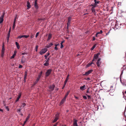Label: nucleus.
Listing matches in <instances>:
<instances>
[{
	"label": "nucleus",
	"mask_w": 126,
	"mask_h": 126,
	"mask_svg": "<svg viewBox=\"0 0 126 126\" xmlns=\"http://www.w3.org/2000/svg\"><path fill=\"white\" fill-rule=\"evenodd\" d=\"M5 108L6 109L7 111H9V109L8 108V106H6L5 107Z\"/></svg>",
	"instance_id": "41"
},
{
	"label": "nucleus",
	"mask_w": 126,
	"mask_h": 126,
	"mask_svg": "<svg viewBox=\"0 0 126 126\" xmlns=\"http://www.w3.org/2000/svg\"><path fill=\"white\" fill-rule=\"evenodd\" d=\"M27 7H28L27 9H29L31 7V5L30 4V3L29 1H28L27 3Z\"/></svg>",
	"instance_id": "12"
},
{
	"label": "nucleus",
	"mask_w": 126,
	"mask_h": 126,
	"mask_svg": "<svg viewBox=\"0 0 126 126\" xmlns=\"http://www.w3.org/2000/svg\"><path fill=\"white\" fill-rule=\"evenodd\" d=\"M51 36L52 35L51 33H49V34L47 39L48 40H49L51 38Z\"/></svg>",
	"instance_id": "20"
},
{
	"label": "nucleus",
	"mask_w": 126,
	"mask_h": 126,
	"mask_svg": "<svg viewBox=\"0 0 126 126\" xmlns=\"http://www.w3.org/2000/svg\"><path fill=\"white\" fill-rule=\"evenodd\" d=\"M21 94L20 93H19V95L17 97L16 101V102H17L18 101L19 99V98H20V97H21Z\"/></svg>",
	"instance_id": "16"
},
{
	"label": "nucleus",
	"mask_w": 126,
	"mask_h": 126,
	"mask_svg": "<svg viewBox=\"0 0 126 126\" xmlns=\"http://www.w3.org/2000/svg\"><path fill=\"white\" fill-rule=\"evenodd\" d=\"M53 45V44L52 43H50L49 44V45H48L47 46V47L48 48L50 47L51 46H52Z\"/></svg>",
	"instance_id": "27"
},
{
	"label": "nucleus",
	"mask_w": 126,
	"mask_h": 126,
	"mask_svg": "<svg viewBox=\"0 0 126 126\" xmlns=\"http://www.w3.org/2000/svg\"><path fill=\"white\" fill-rule=\"evenodd\" d=\"M95 6H94V7H92V12H93V13H95V9H94V7H95Z\"/></svg>",
	"instance_id": "22"
},
{
	"label": "nucleus",
	"mask_w": 126,
	"mask_h": 126,
	"mask_svg": "<svg viewBox=\"0 0 126 126\" xmlns=\"http://www.w3.org/2000/svg\"><path fill=\"white\" fill-rule=\"evenodd\" d=\"M99 2V1H96V2H95L94 3V4L95 5H96L97 4H98Z\"/></svg>",
	"instance_id": "46"
},
{
	"label": "nucleus",
	"mask_w": 126,
	"mask_h": 126,
	"mask_svg": "<svg viewBox=\"0 0 126 126\" xmlns=\"http://www.w3.org/2000/svg\"><path fill=\"white\" fill-rule=\"evenodd\" d=\"M25 62V61L23 60L22 59L21 60V62L22 63H23Z\"/></svg>",
	"instance_id": "50"
},
{
	"label": "nucleus",
	"mask_w": 126,
	"mask_h": 126,
	"mask_svg": "<svg viewBox=\"0 0 126 126\" xmlns=\"http://www.w3.org/2000/svg\"><path fill=\"white\" fill-rule=\"evenodd\" d=\"M40 79L38 77L36 80L34 82L33 84V85H35L38 82L39 79Z\"/></svg>",
	"instance_id": "17"
},
{
	"label": "nucleus",
	"mask_w": 126,
	"mask_h": 126,
	"mask_svg": "<svg viewBox=\"0 0 126 126\" xmlns=\"http://www.w3.org/2000/svg\"><path fill=\"white\" fill-rule=\"evenodd\" d=\"M101 59L100 58H99L96 62V63L97 66L98 67H99L101 66Z\"/></svg>",
	"instance_id": "2"
},
{
	"label": "nucleus",
	"mask_w": 126,
	"mask_h": 126,
	"mask_svg": "<svg viewBox=\"0 0 126 126\" xmlns=\"http://www.w3.org/2000/svg\"><path fill=\"white\" fill-rule=\"evenodd\" d=\"M87 96L88 98V99H89L91 97L90 95H88Z\"/></svg>",
	"instance_id": "58"
},
{
	"label": "nucleus",
	"mask_w": 126,
	"mask_h": 126,
	"mask_svg": "<svg viewBox=\"0 0 126 126\" xmlns=\"http://www.w3.org/2000/svg\"><path fill=\"white\" fill-rule=\"evenodd\" d=\"M93 70L92 69L90 70H89L87 72H85V73L84 74H83V76H84L85 75H86L90 74V73H91L93 71Z\"/></svg>",
	"instance_id": "7"
},
{
	"label": "nucleus",
	"mask_w": 126,
	"mask_h": 126,
	"mask_svg": "<svg viewBox=\"0 0 126 126\" xmlns=\"http://www.w3.org/2000/svg\"><path fill=\"white\" fill-rule=\"evenodd\" d=\"M17 17V16H16L15 18L14 19V21H16V18Z\"/></svg>",
	"instance_id": "56"
},
{
	"label": "nucleus",
	"mask_w": 126,
	"mask_h": 126,
	"mask_svg": "<svg viewBox=\"0 0 126 126\" xmlns=\"http://www.w3.org/2000/svg\"><path fill=\"white\" fill-rule=\"evenodd\" d=\"M26 105V104L25 103H22V106L23 107H24Z\"/></svg>",
	"instance_id": "38"
},
{
	"label": "nucleus",
	"mask_w": 126,
	"mask_h": 126,
	"mask_svg": "<svg viewBox=\"0 0 126 126\" xmlns=\"http://www.w3.org/2000/svg\"><path fill=\"white\" fill-rule=\"evenodd\" d=\"M50 57H49V58H46V59H45L46 60L45 61V62H47L49 63V60H50Z\"/></svg>",
	"instance_id": "29"
},
{
	"label": "nucleus",
	"mask_w": 126,
	"mask_h": 126,
	"mask_svg": "<svg viewBox=\"0 0 126 126\" xmlns=\"http://www.w3.org/2000/svg\"><path fill=\"white\" fill-rule=\"evenodd\" d=\"M55 87V85H54L53 84L49 86V88L51 89V91H52L54 89V88Z\"/></svg>",
	"instance_id": "11"
},
{
	"label": "nucleus",
	"mask_w": 126,
	"mask_h": 126,
	"mask_svg": "<svg viewBox=\"0 0 126 126\" xmlns=\"http://www.w3.org/2000/svg\"><path fill=\"white\" fill-rule=\"evenodd\" d=\"M45 63L44 64V65L45 66H47L49 65V63L48 62H45Z\"/></svg>",
	"instance_id": "24"
},
{
	"label": "nucleus",
	"mask_w": 126,
	"mask_h": 126,
	"mask_svg": "<svg viewBox=\"0 0 126 126\" xmlns=\"http://www.w3.org/2000/svg\"><path fill=\"white\" fill-rule=\"evenodd\" d=\"M34 37V36L33 35H32L31 36V39L33 38Z\"/></svg>",
	"instance_id": "55"
},
{
	"label": "nucleus",
	"mask_w": 126,
	"mask_h": 126,
	"mask_svg": "<svg viewBox=\"0 0 126 126\" xmlns=\"http://www.w3.org/2000/svg\"><path fill=\"white\" fill-rule=\"evenodd\" d=\"M93 64L94 65V63L92 61L91 63H89L87 64V66L88 67L90 66L92 64Z\"/></svg>",
	"instance_id": "23"
},
{
	"label": "nucleus",
	"mask_w": 126,
	"mask_h": 126,
	"mask_svg": "<svg viewBox=\"0 0 126 126\" xmlns=\"http://www.w3.org/2000/svg\"><path fill=\"white\" fill-rule=\"evenodd\" d=\"M123 73V70H122V71L121 75H120V77H121V75H122Z\"/></svg>",
	"instance_id": "45"
},
{
	"label": "nucleus",
	"mask_w": 126,
	"mask_h": 126,
	"mask_svg": "<svg viewBox=\"0 0 126 126\" xmlns=\"http://www.w3.org/2000/svg\"><path fill=\"white\" fill-rule=\"evenodd\" d=\"M59 114L57 113L55 115V117L52 122L53 123L56 122L58 119Z\"/></svg>",
	"instance_id": "3"
},
{
	"label": "nucleus",
	"mask_w": 126,
	"mask_h": 126,
	"mask_svg": "<svg viewBox=\"0 0 126 126\" xmlns=\"http://www.w3.org/2000/svg\"><path fill=\"white\" fill-rule=\"evenodd\" d=\"M85 87L86 86L85 85H84L80 87V89L82 91H83L85 89Z\"/></svg>",
	"instance_id": "13"
},
{
	"label": "nucleus",
	"mask_w": 126,
	"mask_h": 126,
	"mask_svg": "<svg viewBox=\"0 0 126 126\" xmlns=\"http://www.w3.org/2000/svg\"><path fill=\"white\" fill-rule=\"evenodd\" d=\"M49 55V53H47L45 56L44 57H45V59H46L47 58V56Z\"/></svg>",
	"instance_id": "26"
},
{
	"label": "nucleus",
	"mask_w": 126,
	"mask_h": 126,
	"mask_svg": "<svg viewBox=\"0 0 126 126\" xmlns=\"http://www.w3.org/2000/svg\"><path fill=\"white\" fill-rule=\"evenodd\" d=\"M16 25V24H13V29L14 30L15 28V26Z\"/></svg>",
	"instance_id": "40"
},
{
	"label": "nucleus",
	"mask_w": 126,
	"mask_h": 126,
	"mask_svg": "<svg viewBox=\"0 0 126 126\" xmlns=\"http://www.w3.org/2000/svg\"><path fill=\"white\" fill-rule=\"evenodd\" d=\"M95 47V45L93 46L91 48V50H93Z\"/></svg>",
	"instance_id": "37"
},
{
	"label": "nucleus",
	"mask_w": 126,
	"mask_h": 126,
	"mask_svg": "<svg viewBox=\"0 0 126 126\" xmlns=\"http://www.w3.org/2000/svg\"><path fill=\"white\" fill-rule=\"evenodd\" d=\"M83 97L84 99H87V97L86 96L83 95Z\"/></svg>",
	"instance_id": "44"
},
{
	"label": "nucleus",
	"mask_w": 126,
	"mask_h": 126,
	"mask_svg": "<svg viewBox=\"0 0 126 126\" xmlns=\"http://www.w3.org/2000/svg\"><path fill=\"white\" fill-rule=\"evenodd\" d=\"M27 76V71H26L25 72V75H24V82H25L26 81V76Z\"/></svg>",
	"instance_id": "19"
},
{
	"label": "nucleus",
	"mask_w": 126,
	"mask_h": 126,
	"mask_svg": "<svg viewBox=\"0 0 126 126\" xmlns=\"http://www.w3.org/2000/svg\"><path fill=\"white\" fill-rule=\"evenodd\" d=\"M47 50V49L46 48H44L42 49L40 51L39 53L40 54L42 55L43 54L46 53Z\"/></svg>",
	"instance_id": "5"
},
{
	"label": "nucleus",
	"mask_w": 126,
	"mask_h": 126,
	"mask_svg": "<svg viewBox=\"0 0 126 126\" xmlns=\"http://www.w3.org/2000/svg\"><path fill=\"white\" fill-rule=\"evenodd\" d=\"M111 91H112V92H110L109 93V94L111 96H113L114 95V94L112 93V92L114 91L113 90Z\"/></svg>",
	"instance_id": "30"
},
{
	"label": "nucleus",
	"mask_w": 126,
	"mask_h": 126,
	"mask_svg": "<svg viewBox=\"0 0 126 126\" xmlns=\"http://www.w3.org/2000/svg\"><path fill=\"white\" fill-rule=\"evenodd\" d=\"M22 67V66L21 65H19V68H21Z\"/></svg>",
	"instance_id": "54"
},
{
	"label": "nucleus",
	"mask_w": 126,
	"mask_h": 126,
	"mask_svg": "<svg viewBox=\"0 0 126 126\" xmlns=\"http://www.w3.org/2000/svg\"><path fill=\"white\" fill-rule=\"evenodd\" d=\"M61 46L60 48H62L63 47V45L62 44V43H61Z\"/></svg>",
	"instance_id": "47"
},
{
	"label": "nucleus",
	"mask_w": 126,
	"mask_h": 126,
	"mask_svg": "<svg viewBox=\"0 0 126 126\" xmlns=\"http://www.w3.org/2000/svg\"><path fill=\"white\" fill-rule=\"evenodd\" d=\"M4 14L2 15L0 17V24L2 23L3 21V18L4 16Z\"/></svg>",
	"instance_id": "8"
},
{
	"label": "nucleus",
	"mask_w": 126,
	"mask_h": 126,
	"mask_svg": "<svg viewBox=\"0 0 126 126\" xmlns=\"http://www.w3.org/2000/svg\"><path fill=\"white\" fill-rule=\"evenodd\" d=\"M103 32L101 30L100 32H97V34H102Z\"/></svg>",
	"instance_id": "36"
},
{
	"label": "nucleus",
	"mask_w": 126,
	"mask_h": 126,
	"mask_svg": "<svg viewBox=\"0 0 126 126\" xmlns=\"http://www.w3.org/2000/svg\"><path fill=\"white\" fill-rule=\"evenodd\" d=\"M120 81H121V82L122 83V84H123V85H125V83L124 82H122V81L121 79V77H120Z\"/></svg>",
	"instance_id": "33"
},
{
	"label": "nucleus",
	"mask_w": 126,
	"mask_h": 126,
	"mask_svg": "<svg viewBox=\"0 0 126 126\" xmlns=\"http://www.w3.org/2000/svg\"><path fill=\"white\" fill-rule=\"evenodd\" d=\"M5 50V48L2 47V49L1 52L2 54H3L4 53V51Z\"/></svg>",
	"instance_id": "25"
},
{
	"label": "nucleus",
	"mask_w": 126,
	"mask_h": 126,
	"mask_svg": "<svg viewBox=\"0 0 126 126\" xmlns=\"http://www.w3.org/2000/svg\"><path fill=\"white\" fill-rule=\"evenodd\" d=\"M52 70L51 69H48L46 73V76L48 77L51 73Z\"/></svg>",
	"instance_id": "6"
},
{
	"label": "nucleus",
	"mask_w": 126,
	"mask_h": 126,
	"mask_svg": "<svg viewBox=\"0 0 126 126\" xmlns=\"http://www.w3.org/2000/svg\"><path fill=\"white\" fill-rule=\"evenodd\" d=\"M58 124V122L57 123L55 124L53 126H56Z\"/></svg>",
	"instance_id": "62"
},
{
	"label": "nucleus",
	"mask_w": 126,
	"mask_h": 126,
	"mask_svg": "<svg viewBox=\"0 0 126 126\" xmlns=\"http://www.w3.org/2000/svg\"><path fill=\"white\" fill-rule=\"evenodd\" d=\"M74 121L73 123L74 126H78L77 124V120L74 119Z\"/></svg>",
	"instance_id": "15"
},
{
	"label": "nucleus",
	"mask_w": 126,
	"mask_h": 126,
	"mask_svg": "<svg viewBox=\"0 0 126 126\" xmlns=\"http://www.w3.org/2000/svg\"><path fill=\"white\" fill-rule=\"evenodd\" d=\"M11 30V27L10 28V29H9V31L8 33V34L9 33V35H10V32Z\"/></svg>",
	"instance_id": "53"
},
{
	"label": "nucleus",
	"mask_w": 126,
	"mask_h": 126,
	"mask_svg": "<svg viewBox=\"0 0 126 126\" xmlns=\"http://www.w3.org/2000/svg\"><path fill=\"white\" fill-rule=\"evenodd\" d=\"M71 20V17L70 16L68 18V23H67V24H68V25H70V21Z\"/></svg>",
	"instance_id": "14"
},
{
	"label": "nucleus",
	"mask_w": 126,
	"mask_h": 126,
	"mask_svg": "<svg viewBox=\"0 0 126 126\" xmlns=\"http://www.w3.org/2000/svg\"><path fill=\"white\" fill-rule=\"evenodd\" d=\"M27 120H27L26 119L25 121H24V125H25V124L26 123V122H27Z\"/></svg>",
	"instance_id": "57"
},
{
	"label": "nucleus",
	"mask_w": 126,
	"mask_h": 126,
	"mask_svg": "<svg viewBox=\"0 0 126 126\" xmlns=\"http://www.w3.org/2000/svg\"><path fill=\"white\" fill-rule=\"evenodd\" d=\"M16 55H15V54H14L12 56V57H11V58L12 59H13V58H14L15 56H16Z\"/></svg>",
	"instance_id": "42"
},
{
	"label": "nucleus",
	"mask_w": 126,
	"mask_h": 126,
	"mask_svg": "<svg viewBox=\"0 0 126 126\" xmlns=\"http://www.w3.org/2000/svg\"><path fill=\"white\" fill-rule=\"evenodd\" d=\"M39 33V32H38L36 33V35H35V37L36 38L38 36Z\"/></svg>",
	"instance_id": "43"
},
{
	"label": "nucleus",
	"mask_w": 126,
	"mask_h": 126,
	"mask_svg": "<svg viewBox=\"0 0 126 126\" xmlns=\"http://www.w3.org/2000/svg\"><path fill=\"white\" fill-rule=\"evenodd\" d=\"M98 56L97 54H95L94 56L93 59L92 60V62H93L94 61L95 62L97 61L98 58Z\"/></svg>",
	"instance_id": "4"
},
{
	"label": "nucleus",
	"mask_w": 126,
	"mask_h": 126,
	"mask_svg": "<svg viewBox=\"0 0 126 126\" xmlns=\"http://www.w3.org/2000/svg\"><path fill=\"white\" fill-rule=\"evenodd\" d=\"M70 92V91H68L67 92L65 96L67 97L69 93Z\"/></svg>",
	"instance_id": "34"
},
{
	"label": "nucleus",
	"mask_w": 126,
	"mask_h": 126,
	"mask_svg": "<svg viewBox=\"0 0 126 126\" xmlns=\"http://www.w3.org/2000/svg\"><path fill=\"white\" fill-rule=\"evenodd\" d=\"M16 45L17 48L18 49H19L20 48V46L17 42H16Z\"/></svg>",
	"instance_id": "21"
},
{
	"label": "nucleus",
	"mask_w": 126,
	"mask_h": 126,
	"mask_svg": "<svg viewBox=\"0 0 126 126\" xmlns=\"http://www.w3.org/2000/svg\"><path fill=\"white\" fill-rule=\"evenodd\" d=\"M122 24L117 21L115 22V24L114 27V29H119L120 28V25Z\"/></svg>",
	"instance_id": "1"
},
{
	"label": "nucleus",
	"mask_w": 126,
	"mask_h": 126,
	"mask_svg": "<svg viewBox=\"0 0 126 126\" xmlns=\"http://www.w3.org/2000/svg\"><path fill=\"white\" fill-rule=\"evenodd\" d=\"M65 101L62 99L60 103V105H61L63 104L64 102Z\"/></svg>",
	"instance_id": "35"
},
{
	"label": "nucleus",
	"mask_w": 126,
	"mask_h": 126,
	"mask_svg": "<svg viewBox=\"0 0 126 126\" xmlns=\"http://www.w3.org/2000/svg\"><path fill=\"white\" fill-rule=\"evenodd\" d=\"M54 49L56 50H58V48H57L56 47H54Z\"/></svg>",
	"instance_id": "59"
},
{
	"label": "nucleus",
	"mask_w": 126,
	"mask_h": 126,
	"mask_svg": "<svg viewBox=\"0 0 126 126\" xmlns=\"http://www.w3.org/2000/svg\"><path fill=\"white\" fill-rule=\"evenodd\" d=\"M89 92V88H88L87 90L86 93H88Z\"/></svg>",
	"instance_id": "52"
},
{
	"label": "nucleus",
	"mask_w": 126,
	"mask_h": 126,
	"mask_svg": "<svg viewBox=\"0 0 126 126\" xmlns=\"http://www.w3.org/2000/svg\"><path fill=\"white\" fill-rule=\"evenodd\" d=\"M30 116V114H28V116H27V118H26V119L27 120H28V119H29Z\"/></svg>",
	"instance_id": "32"
},
{
	"label": "nucleus",
	"mask_w": 126,
	"mask_h": 126,
	"mask_svg": "<svg viewBox=\"0 0 126 126\" xmlns=\"http://www.w3.org/2000/svg\"><path fill=\"white\" fill-rule=\"evenodd\" d=\"M37 0H35L34 6L35 8L37 9L38 8V6L37 5Z\"/></svg>",
	"instance_id": "10"
},
{
	"label": "nucleus",
	"mask_w": 126,
	"mask_h": 126,
	"mask_svg": "<svg viewBox=\"0 0 126 126\" xmlns=\"http://www.w3.org/2000/svg\"><path fill=\"white\" fill-rule=\"evenodd\" d=\"M59 45V44H55V47H57V46L58 45Z\"/></svg>",
	"instance_id": "61"
},
{
	"label": "nucleus",
	"mask_w": 126,
	"mask_h": 126,
	"mask_svg": "<svg viewBox=\"0 0 126 126\" xmlns=\"http://www.w3.org/2000/svg\"><path fill=\"white\" fill-rule=\"evenodd\" d=\"M42 72L41 71L40 73V74L38 75V77L39 78H40L41 77L42 75Z\"/></svg>",
	"instance_id": "28"
},
{
	"label": "nucleus",
	"mask_w": 126,
	"mask_h": 126,
	"mask_svg": "<svg viewBox=\"0 0 126 126\" xmlns=\"http://www.w3.org/2000/svg\"><path fill=\"white\" fill-rule=\"evenodd\" d=\"M69 75L68 74L67 75V77L66 78V79L64 81V83H65V85H66V83L68 80L69 79Z\"/></svg>",
	"instance_id": "18"
},
{
	"label": "nucleus",
	"mask_w": 126,
	"mask_h": 126,
	"mask_svg": "<svg viewBox=\"0 0 126 126\" xmlns=\"http://www.w3.org/2000/svg\"><path fill=\"white\" fill-rule=\"evenodd\" d=\"M21 109L20 108H19L18 109H17V112L18 113H19L21 112L20 111H21Z\"/></svg>",
	"instance_id": "31"
},
{
	"label": "nucleus",
	"mask_w": 126,
	"mask_h": 126,
	"mask_svg": "<svg viewBox=\"0 0 126 126\" xmlns=\"http://www.w3.org/2000/svg\"><path fill=\"white\" fill-rule=\"evenodd\" d=\"M38 46H36V50L35 51H37V48H38Z\"/></svg>",
	"instance_id": "48"
},
{
	"label": "nucleus",
	"mask_w": 126,
	"mask_h": 126,
	"mask_svg": "<svg viewBox=\"0 0 126 126\" xmlns=\"http://www.w3.org/2000/svg\"><path fill=\"white\" fill-rule=\"evenodd\" d=\"M16 51H15L14 52V54H15V55H16Z\"/></svg>",
	"instance_id": "64"
},
{
	"label": "nucleus",
	"mask_w": 126,
	"mask_h": 126,
	"mask_svg": "<svg viewBox=\"0 0 126 126\" xmlns=\"http://www.w3.org/2000/svg\"><path fill=\"white\" fill-rule=\"evenodd\" d=\"M75 97L76 99H78L79 98V97H78L76 96H74Z\"/></svg>",
	"instance_id": "63"
},
{
	"label": "nucleus",
	"mask_w": 126,
	"mask_h": 126,
	"mask_svg": "<svg viewBox=\"0 0 126 126\" xmlns=\"http://www.w3.org/2000/svg\"><path fill=\"white\" fill-rule=\"evenodd\" d=\"M27 54L25 52H24L22 53L21 54L22 55H24L25 54Z\"/></svg>",
	"instance_id": "49"
},
{
	"label": "nucleus",
	"mask_w": 126,
	"mask_h": 126,
	"mask_svg": "<svg viewBox=\"0 0 126 126\" xmlns=\"http://www.w3.org/2000/svg\"><path fill=\"white\" fill-rule=\"evenodd\" d=\"M10 36V35H9V33L8 34V35H7V40H9V38Z\"/></svg>",
	"instance_id": "39"
},
{
	"label": "nucleus",
	"mask_w": 126,
	"mask_h": 126,
	"mask_svg": "<svg viewBox=\"0 0 126 126\" xmlns=\"http://www.w3.org/2000/svg\"><path fill=\"white\" fill-rule=\"evenodd\" d=\"M110 32V31H109V32H108L107 33H106V35H108L109 34Z\"/></svg>",
	"instance_id": "60"
},
{
	"label": "nucleus",
	"mask_w": 126,
	"mask_h": 126,
	"mask_svg": "<svg viewBox=\"0 0 126 126\" xmlns=\"http://www.w3.org/2000/svg\"><path fill=\"white\" fill-rule=\"evenodd\" d=\"M29 37V35H22L20 36H19L18 37V38L19 39H21L22 38L24 37L25 38H27Z\"/></svg>",
	"instance_id": "9"
},
{
	"label": "nucleus",
	"mask_w": 126,
	"mask_h": 126,
	"mask_svg": "<svg viewBox=\"0 0 126 126\" xmlns=\"http://www.w3.org/2000/svg\"><path fill=\"white\" fill-rule=\"evenodd\" d=\"M67 97L66 96H65L63 98V100L65 101Z\"/></svg>",
	"instance_id": "51"
}]
</instances>
